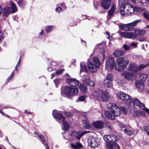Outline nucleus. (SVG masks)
Wrapping results in <instances>:
<instances>
[{"label":"nucleus","mask_w":149,"mask_h":149,"mask_svg":"<svg viewBox=\"0 0 149 149\" xmlns=\"http://www.w3.org/2000/svg\"><path fill=\"white\" fill-rule=\"evenodd\" d=\"M123 1L118 0V4L120 6L121 14L123 16H126L131 15L134 13L136 8H134L131 5L128 3L122 4Z\"/></svg>","instance_id":"obj_1"},{"label":"nucleus","mask_w":149,"mask_h":149,"mask_svg":"<svg viewBox=\"0 0 149 149\" xmlns=\"http://www.w3.org/2000/svg\"><path fill=\"white\" fill-rule=\"evenodd\" d=\"M129 60L124 57L118 58L115 65V69L116 70L121 71L127 65Z\"/></svg>","instance_id":"obj_2"},{"label":"nucleus","mask_w":149,"mask_h":149,"mask_svg":"<svg viewBox=\"0 0 149 149\" xmlns=\"http://www.w3.org/2000/svg\"><path fill=\"white\" fill-rule=\"evenodd\" d=\"M79 92L78 88H72L69 86L65 87L63 91L61 92L62 95L65 94L67 95L73 96L76 95Z\"/></svg>","instance_id":"obj_3"},{"label":"nucleus","mask_w":149,"mask_h":149,"mask_svg":"<svg viewBox=\"0 0 149 149\" xmlns=\"http://www.w3.org/2000/svg\"><path fill=\"white\" fill-rule=\"evenodd\" d=\"M110 112L113 115V116H119L120 114V109L115 104L110 103L108 105Z\"/></svg>","instance_id":"obj_4"},{"label":"nucleus","mask_w":149,"mask_h":149,"mask_svg":"<svg viewBox=\"0 0 149 149\" xmlns=\"http://www.w3.org/2000/svg\"><path fill=\"white\" fill-rule=\"evenodd\" d=\"M88 145L91 148H95L99 145V142L97 140L92 136H89L87 139Z\"/></svg>","instance_id":"obj_5"},{"label":"nucleus","mask_w":149,"mask_h":149,"mask_svg":"<svg viewBox=\"0 0 149 149\" xmlns=\"http://www.w3.org/2000/svg\"><path fill=\"white\" fill-rule=\"evenodd\" d=\"M112 75L111 74H109L107 75L106 78L104 80V85L106 88H112L113 87Z\"/></svg>","instance_id":"obj_6"},{"label":"nucleus","mask_w":149,"mask_h":149,"mask_svg":"<svg viewBox=\"0 0 149 149\" xmlns=\"http://www.w3.org/2000/svg\"><path fill=\"white\" fill-rule=\"evenodd\" d=\"M114 61L111 57H109L107 59L105 63V68L107 70H111L114 68Z\"/></svg>","instance_id":"obj_7"},{"label":"nucleus","mask_w":149,"mask_h":149,"mask_svg":"<svg viewBox=\"0 0 149 149\" xmlns=\"http://www.w3.org/2000/svg\"><path fill=\"white\" fill-rule=\"evenodd\" d=\"M89 132L88 131H80L78 132L73 131L71 133V136L73 137H75L77 139H79L82 136Z\"/></svg>","instance_id":"obj_8"},{"label":"nucleus","mask_w":149,"mask_h":149,"mask_svg":"<svg viewBox=\"0 0 149 149\" xmlns=\"http://www.w3.org/2000/svg\"><path fill=\"white\" fill-rule=\"evenodd\" d=\"M119 35L123 38H126L134 39V35L133 32H123L119 33Z\"/></svg>","instance_id":"obj_9"},{"label":"nucleus","mask_w":149,"mask_h":149,"mask_svg":"<svg viewBox=\"0 0 149 149\" xmlns=\"http://www.w3.org/2000/svg\"><path fill=\"white\" fill-rule=\"evenodd\" d=\"M117 97L122 100L127 101L130 99L129 95L122 92H119L116 94Z\"/></svg>","instance_id":"obj_10"},{"label":"nucleus","mask_w":149,"mask_h":149,"mask_svg":"<svg viewBox=\"0 0 149 149\" xmlns=\"http://www.w3.org/2000/svg\"><path fill=\"white\" fill-rule=\"evenodd\" d=\"M106 147L107 149H120L119 146L115 142L107 143Z\"/></svg>","instance_id":"obj_11"},{"label":"nucleus","mask_w":149,"mask_h":149,"mask_svg":"<svg viewBox=\"0 0 149 149\" xmlns=\"http://www.w3.org/2000/svg\"><path fill=\"white\" fill-rule=\"evenodd\" d=\"M111 0H102L100 5L104 9L107 10L110 7Z\"/></svg>","instance_id":"obj_12"},{"label":"nucleus","mask_w":149,"mask_h":149,"mask_svg":"<svg viewBox=\"0 0 149 149\" xmlns=\"http://www.w3.org/2000/svg\"><path fill=\"white\" fill-rule=\"evenodd\" d=\"M67 83L70 86L73 87H76L79 84V82L75 79H68L66 80Z\"/></svg>","instance_id":"obj_13"},{"label":"nucleus","mask_w":149,"mask_h":149,"mask_svg":"<svg viewBox=\"0 0 149 149\" xmlns=\"http://www.w3.org/2000/svg\"><path fill=\"white\" fill-rule=\"evenodd\" d=\"M100 94V98L103 102H105L107 101L109 98V95L108 93L105 91H101Z\"/></svg>","instance_id":"obj_14"},{"label":"nucleus","mask_w":149,"mask_h":149,"mask_svg":"<svg viewBox=\"0 0 149 149\" xmlns=\"http://www.w3.org/2000/svg\"><path fill=\"white\" fill-rule=\"evenodd\" d=\"M146 31L144 30L136 29L133 32V34L134 35V39L137 37L141 36H144L146 34Z\"/></svg>","instance_id":"obj_15"},{"label":"nucleus","mask_w":149,"mask_h":149,"mask_svg":"<svg viewBox=\"0 0 149 149\" xmlns=\"http://www.w3.org/2000/svg\"><path fill=\"white\" fill-rule=\"evenodd\" d=\"M87 66L89 71L93 73L97 71V69L98 68H96L95 65H94L92 62L89 61H88Z\"/></svg>","instance_id":"obj_16"},{"label":"nucleus","mask_w":149,"mask_h":149,"mask_svg":"<svg viewBox=\"0 0 149 149\" xmlns=\"http://www.w3.org/2000/svg\"><path fill=\"white\" fill-rule=\"evenodd\" d=\"M130 102L132 103L134 105H136L139 107H144V104L141 102L139 100L136 98H133L130 100Z\"/></svg>","instance_id":"obj_17"},{"label":"nucleus","mask_w":149,"mask_h":149,"mask_svg":"<svg viewBox=\"0 0 149 149\" xmlns=\"http://www.w3.org/2000/svg\"><path fill=\"white\" fill-rule=\"evenodd\" d=\"M92 125L95 128L102 129L104 127V123L102 121H97L92 123Z\"/></svg>","instance_id":"obj_18"},{"label":"nucleus","mask_w":149,"mask_h":149,"mask_svg":"<svg viewBox=\"0 0 149 149\" xmlns=\"http://www.w3.org/2000/svg\"><path fill=\"white\" fill-rule=\"evenodd\" d=\"M52 115L54 118L58 120H61L62 121L63 119H65V118L62 115L61 113H56V110H53L52 112Z\"/></svg>","instance_id":"obj_19"},{"label":"nucleus","mask_w":149,"mask_h":149,"mask_svg":"<svg viewBox=\"0 0 149 149\" xmlns=\"http://www.w3.org/2000/svg\"><path fill=\"white\" fill-rule=\"evenodd\" d=\"M115 5L114 4L113 5L111 8L108 11L107 16V17L108 19H110L113 16L115 11Z\"/></svg>","instance_id":"obj_20"},{"label":"nucleus","mask_w":149,"mask_h":149,"mask_svg":"<svg viewBox=\"0 0 149 149\" xmlns=\"http://www.w3.org/2000/svg\"><path fill=\"white\" fill-rule=\"evenodd\" d=\"M102 90H98L97 91H94L92 93V95L95 99L97 101L100 100V97Z\"/></svg>","instance_id":"obj_21"},{"label":"nucleus","mask_w":149,"mask_h":149,"mask_svg":"<svg viewBox=\"0 0 149 149\" xmlns=\"http://www.w3.org/2000/svg\"><path fill=\"white\" fill-rule=\"evenodd\" d=\"M119 27L122 30L126 31H131L133 29L132 27L130 26L129 23L126 24H122L119 26Z\"/></svg>","instance_id":"obj_22"},{"label":"nucleus","mask_w":149,"mask_h":149,"mask_svg":"<svg viewBox=\"0 0 149 149\" xmlns=\"http://www.w3.org/2000/svg\"><path fill=\"white\" fill-rule=\"evenodd\" d=\"M122 75L125 78L127 79H130L135 77L134 74L128 72H124L122 74Z\"/></svg>","instance_id":"obj_23"},{"label":"nucleus","mask_w":149,"mask_h":149,"mask_svg":"<svg viewBox=\"0 0 149 149\" xmlns=\"http://www.w3.org/2000/svg\"><path fill=\"white\" fill-rule=\"evenodd\" d=\"M70 146L72 148L74 149H80L82 147L81 144L79 142L75 143H71Z\"/></svg>","instance_id":"obj_24"},{"label":"nucleus","mask_w":149,"mask_h":149,"mask_svg":"<svg viewBox=\"0 0 149 149\" xmlns=\"http://www.w3.org/2000/svg\"><path fill=\"white\" fill-rule=\"evenodd\" d=\"M93 61L95 67L99 68L100 65V62L98 57L96 56H95L93 58Z\"/></svg>","instance_id":"obj_25"},{"label":"nucleus","mask_w":149,"mask_h":149,"mask_svg":"<svg viewBox=\"0 0 149 149\" xmlns=\"http://www.w3.org/2000/svg\"><path fill=\"white\" fill-rule=\"evenodd\" d=\"M130 71L136 72L137 70V67L134 63L130 64L128 68Z\"/></svg>","instance_id":"obj_26"},{"label":"nucleus","mask_w":149,"mask_h":149,"mask_svg":"<svg viewBox=\"0 0 149 149\" xmlns=\"http://www.w3.org/2000/svg\"><path fill=\"white\" fill-rule=\"evenodd\" d=\"M11 11V8L10 7L6 6L3 9V15L5 16H8L10 14Z\"/></svg>","instance_id":"obj_27"},{"label":"nucleus","mask_w":149,"mask_h":149,"mask_svg":"<svg viewBox=\"0 0 149 149\" xmlns=\"http://www.w3.org/2000/svg\"><path fill=\"white\" fill-rule=\"evenodd\" d=\"M17 2L18 6L20 7L23 8L26 5L25 0H15Z\"/></svg>","instance_id":"obj_28"},{"label":"nucleus","mask_w":149,"mask_h":149,"mask_svg":"<svg viewBox=\"0 0 149 149\" xmlns=\"http://www.w3.org/2000/svg\"><path fill=\"white\" fill-rule=\"evenodd\" d=\"M10 2L12 8V13H14L16 12L17 11V9L16 5L11 1H10Z\"/></svg>","instance_id":"obj_29"},{"label":"nucleus","mask_w":149,"mask_h":149,"mask_svg":"<svg viewBox=\"0 0 149 149\" xmlns=\"http://www.w3.org/2000/svg\"><path fill=\"white\" fill-rule=\"evenodd\" d=\"M135 84L136 87L142 90L144 88V86L143 82L136 81Z\"/></svg>","instance_id":"obj_30"},{"label":"nucleus","mask_w":149,"mask_h":149,"mask_svg":"<svg viewBox=\"0 0 149 149\" xmlns=\"http://www.w3.org/2000/svg\"><path fill=\"white\" fill-rule=\"evenodd\" d=\"M123 54V52L120 50H116L113 53V55L116 57L121 56Z\"/></svg>","instance_id":"obj_31"},{"label":"nucleus","mask_w":149,"mask_h":149,"mask_svg":"<svg viewBox=\"0 0 149 149\" xmlns=\"http://www.w3.org/2000/svg\"><path fill=\"white\" fill-rule=\"evenodd\" d=\"M84 82L86 84L91 86H95L94 83L91 81L90 79H86L84 81Z\"/></svg>","instance_id":"obj_32"},{"label":"nucleus","mask_w":149,"mask_h":149,"mask_svg":"<svg viewBox=\"0 0 149 149\" xmlns=\"http://www.w3.org/2000/svg\"><path fill=\"white\" fill-rule=\"evenodd\" d=\"M62 121L63 125V128H62V129H64L65 131H68L69 127L68 123L66 121L65 119H63Z\"/></svg>","instance_id":"obj_33"},{"label":"nucleus","mask_w":149,"mask_h":149,"mask_svg":"<svg viewBox=\"0 0 149 149\" xmlns=\"http://www.w3.org/2000/svg\"><path fill=\"white\" fill-rule=\"evenodd\" d=\"M82 125L86 129H89L91 128V125L88 123L87 120H82Z\"/></svg>","instance_id":"obj_34"},{"label":"nucleus","mask_w":149,"mask_h":149,"mask_svg":"<svg viewBox=\"0 0 149 149\" xmlns=\"http://www.w3.org/2000/svg\"><path fill=\"white\" fill-rule=\"evenodd\" d=\"M105 117L109 120H113L114 119V116H112L108 111H105L104 112Z\"/></svg>","instance_id":"obj_35"},{"label":"nucleus","mask_w":149,"mask_h":149,"mask_svg":"<svg viewBox=\"0 0 149 149\" xmlns=\"http://www.w3.org/2000/svg\"><path fill=\"white\" fill-rule=\"evenodd\" d=\"M79 88L81 91L84 93H86L88 92L87 88L83 84H80Z\"/></svg>","instance_id":"obj_36"},{"label":"nucleus","mask_w":149,"mask_h":149,"mask_svg":"<svg viewBox=\"0 0 149 149\" xmlns=\"http://www.w3.org/2000/svg\"><path fill=\"white\" fill-rule=\"evenodd\" d=\"M81 70L80 72L84 71L85 72H87V69L86 65L84 62H82L80 64Z\"/></svg>","instance_id":"obj_37"},{"label":"nucleus","mask_w":149,"mask_h":149,"mask_svg":"<svg viewBox=\"0 0 149 149\" xmlns=\"http://www.w3.org/2000/svg\"><path fill=\"white\" fill-rule=\"evenodd\" d=\"M141 21V19L137 20L134 21L132 22L129 23V24L130 25V26L132 27L133 28V27L136 26L138 23L140 22Z\"/></svg>","instance_id":"obj_38"},{"label":"nucleus","mask_w":149,"mask_h":149,"mask_svg":"<svg viewBox=\"0 0 149 149\" xmlns=\"http://www.w3.org/2000/svg\"><path fill=\"white\" fill-rule=\"evenodd\" d=\"M54 27L50 25L46 26L45 27V30L47 33L51 32L54 29Z\"/></svg>","instance_id":"obj_39"},{"label":"nucleus","mask_w":149,"mask_h":149,"mask_svg":"<svg viewBox=\"0 0 149 149\" xmlns=\"http://www.w3.org/2000/svg\"><path fill=\"white\" fill-rule=\"evenodd\" d=\"M148 74L145 73L142 74L140 76V78L141 80L145 81L148 77Z\"/></svg>","instance_id":"obj_40"},{"label":"nucleus","mask_w":149,"mask_h":149,"mask_svg":"<svg viewBox=\"0 0 149 149\" xmlns=\"http://www.w3.org/2000/svg\"><path fill=\"white\" fill-rule=\"evenodd\" d=\"M99 51L102 54V58L103 61H104L105 58V57L104 55V54L105 53V50L104 48L102 47H100L99 48Z\"/></svg>","instance_id":"obj_41"},{"label":"nucleus","mask_w":149,"mask_h":149,"mask_svg":"<svg viewBox=\"0 0 149 149\" xmlns=\"http://www.w3.org/2000/svg\"><path fill=\"white\" fill-rule=\"evenodd\" d=\"M140 111H134L132 115L133 117H139L140 116Z\"/></svg>","instance_id":"obj_42"},{"label":"nucleus","mask_w":149,"mask_h":149,"mask_svg":"<svg viewBox=\"0 0 149 149\" xmlns=\"http://www.w3.org/2000/svg\"><path fill=\"white\" fill-rule=\"evenodd\" d=\"M118 138L116 136L113 134L111 135V143L115 142V141H118Z\"/></svg>","instance_id":"obj_43"},{"label":"nucleus","mask_w":149,"mask_h":149,"mask_svg":"<svg viewBox=\"0 0 149 149\" xmlns=\"http://www.w3.org/2000/svg\"><path fill=\"white\" fill-rule=\"evenodd\" d=\"M64 71L65 70L64 69H60L56 71L55 74L57 75H59L62 74Z\"/></svg>","instance_id":"obj_44"},{"label":"nucleus","mask_w":149,"mask_h":149,"mask_svg":"<svg viewBox=\"0 0 149 149\" xmlns=\"http://www.w3.org/2000/svg\"><path fill=\"white\" fill-rule=\"evenodd\" d=\"M143 16L149 22V13L148 12H146L143 13Z\"/></svg>","instance_id":"obj_45"},{"label":"nucleus","mask_w":149,"mask_h":149,"mask_svg":"<svg viewBox=\"0 0 149 149\" xmlns=\"http://www.w3.org/2000/svg\"><path fill=\"white\" fill-rule=\"evenodd\" d=\"M147 66V65H146L145 64L140 65L137 67V70H141Z\"/></svg>","instance_id":"obj_46"},{"label":"nucleus","mask_w":149,"mask_h":149,"mask_svg":"<svg viewBox=\"0 0 149 149\" xmlns=\"http://www.w3.org/2000/svg\"><path fill=\"white\" fill-rule=\"evenodd\" d=\"M124 132L125 134L128 135H131L134 133L133 131L132 130H128L127 129L125 130Z\"/></svg>","instance_id":"obj_47"},{"label":"nucleus","mask_w":149,"mask_h":149,"mask_svg":"<svg viewBox=\"0 0 149 149\" xmlns=\"http://www.w3.org/2000/svg\"><path fill=\"white\" fill-rule=\"evenodd\" d=\"M146 40V37L144 36H140L139 38V40L140 42L145 41Z\"/></svg>","instance_id":"obj_48"},{"label":"nucleus","mask_w":149,"mask_h":149,"mask_svg":"<svg viewBox=\"0 0 149 149\" xmlns=\"http://www.w3.org/2000/svg\"><path fill=\"white\" fill-rule=\"evenodd\" d=\"M38 135L39 136V137L40 138V139L42 140V143L44 145V143L45 142V138L44 137V136H43L42 135H39L38 134Z\"/></svg>","instance_id":"obj_49"},{"label":"nucleus","mask_w":149,"mask_h":149,"mask_svg":"<svg viewBox=\"0 0 149 149\" xmlns=\"http://www.w3.org/2000/svg\"><path fill=\"white\" fill-rule=\"evenodd\" d=\"M86 97V96H81L78 98V100L79 101L83 102L85 100Z\"/></svg>","instance_id":"obj_50"},{"label":"nucleus","mask_w":149,"mask_h":149,"mask_svg":"<svg viewBox=\"0 0 149 149\" xmlns=\"http://www.w3.org/2000/svg\"><path fill=\"white\" fill-rule=\"evenodd\" d=\"M121 109L124 114H125L127 113V109L125 108L121 107Z\"/></svg>","instance_id":"obj_51"},{"label":"nucleus","mask_w":149,"mask_h":149,"mask_svg":"<svg viewBox=\"0 0 149 149\" xmlns=\"http://www.w3.org/2000/svg\"><path fill=\"white\" fill-rule=\"evenodd\" d=\"M144 130L149 135V126H146L144 127Z\"/></svg>","instance_id":"obj_52"},{"label":"nucleus","mask_w":149,"mask_h":149,"mask_svg":"<svg viewBox=\"0 0 149 149\" xmlns=\"http://www.w3.org/2000/svg\"><path fill=\"white\" fill-rule=\"evenodd\" d=\"M103 138L104 140L107 142H107H109V138L107 135H105L103 136Z\"/></svg>","instance_id":"obj_53"},{"label":"nucleus","mask_w":149,"mask_h":149,"mask_svg":"<svg viewBox=\"0 0 149 149\" xmlns=\"http://www.w3.org/2000/svg\"><path fill=\"white\" fill-rule=\"evenodd\" d=\"M62 10L61 8V7H57L55 9V10L56 12H58V13H60Z\"/></svg>","instance_id":"obj_54"},{"label":"nucleus","mask_w":149,"mask_h":149,"mask_svg":"<svg viewBox=\"0 0 149 149\" xmlns=\"http://www.w3.org/2000/svg\"><path fill=\"white\" fill-rule=\"evenodd\" d=\"M123 47L126 50H127L130 49V47L126 44L123 45Z\"/></svg>","instance_id":"obj_55"},{"label":"nucleus","mask_w":149,"mask_h":149,"mask_svg":"<svg viewBox=\"0 0 149 149\" xmlns=\"http://www.w3.org/2000/svg\"><path fill=\"white\" fill-rule=\"evenodd\" d=\"M3 33L1 31H0V43L1 42V41L3 40Z\"/></svg>","instance_id":"obj_56"},{"label":"nucleus","mask_w":149,"mask_h":149,"mask_svg":"<svg viewBox=\"0 0 149 149\" xmlns=\"http://www.w3.org/2000/svg\"><path fill=\"white\" fill-rule=\"evenodd\" d=\"M138 43H136L135 42H132L130 44L131 46L133 47H136L137 46Z\"/></svg>","instance_id":"obj_57"},{"label":"nucleus","mask_w":149,"mask_h":149,"mask_svg":"<svg viewBox=\"0 0 149 149\" xmlns=\"http://www.w3.org/2000/svg\"><path fill=\"white\" fill-rule=\"evenodd\" d=\"M65 116L68 117H71L72 116V114L70 112H65Z\"/></svg>","instance_id":"obj_58"},{"label":"nucleus","mask_w":149,"mask_h":149,"mask_svg":"<svg viewBox=\"0 0 149 149\" xmlns=\"http://www.w3.org/2000/svg\"><path fill=\"white\" fill-rule=\"evenodd\" d=\"M54 69V68H53L51 66V65H50L49 67L47 68V70L49 72H51Z\"/></svg>","instance_id":"obj_59"},{"label":"nucleus","mask_w":149,"mask_h":149,"mask_svg":"<svg viewBox=\"0 0 149 149\" xmlns=\"http://www.w3.org/2000/svg\"><path fill=\"white\" fill-rule=\"evenodd\" d=\"M54 83L56 86H57L58 85V84L59 83V80L58 79H56L55 80H54Z\"/></svg>","instance_id":"obj_60"},{"label":"nucleus","mask_w":149,"mask_h":149,"mask_svg":"<svg viewBox=\"0 0 149 149\" xmlns=\"http://www.w3.org/2000/svg\"><path fill=\"white\" fill-rule=\"evenodd\" d=\"M140 116H145V113L143 111H140Z\"/></svg>","instance_id":"obj_61"},{"label":"nucleus","mask_w":149,"mask_h":149,"mask_svg":"<svg viewBox=\"0 0 149 149\" xmlns=\"http://www.w3.org/2000/svg\"><path fill=\"white\" fill-rule=\"evenodd\" d=\"M60 6H62L63 8H64L65 9L66 8V7L65 6L64 3H61V4Z\"/></svg>","instance_id":"obj_62"},{"label":"nucleus","mask_w":149,"mask_h":149,"mask_svg":"<svg viewBox=\"0 0 149 149\" xmlns=\"http://www.w3.org/2000/svg\"><path fill=\"white\" fill-rule=\"evenodd\" d=\"M3 108L1 106H0V113H1L3 115H4V113L3 111H1L3 109Z\"/></svg>","instance_id":"obj_63"},{"label":"nucleus","mask_w":149,"mask_h":149,"mask_svg":"<svg viewBox=\"0 0 149 149\" xmlns=\"http://www.w3.org/2000/svg\"><path fill=\"white\" fill-rule=\"evenodd\" d=\"M144 109L145 111L149 115V110L146 108H144Z\"/></svg>","instance_id":"obj_64"}]
</instances>
